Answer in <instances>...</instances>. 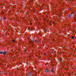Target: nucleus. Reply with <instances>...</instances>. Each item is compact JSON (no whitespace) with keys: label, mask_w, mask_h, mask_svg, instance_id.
Instances as JSON below:
<instances>
[{"label":"nucleus","mask_w":76,"mask_h":76,"mask_svg":"<svg viewBox=\"0 0 76 76\" xmlns=\"http://www.w3.org/2000/svg\"><path fill=\"white\" fill-rule=\"evenodd\" d=\"M27 76H31V72H29L28 74H27Z\"/></svg>","instance_id":"nucleus-1"},{"label":"nucleus","mask_w":76,"mask_h":76,"mask_svg":"<svg viewBox=\"0 0 76 76\" xmlns=\"http://www.w3.org/2000/svg\"><path fill=\"white\" fill-rule=\"evenodd\" d=\"M7 53V52H6L5 51H4L3 53V54H6Z\"/></svg>","instance_id":"nucleus-2"},{"label":"nucleus","mask_w":76,"mask_h":76,"mask_svg":"<svg viewBox=\"0 0 76 76\" xmlns=\"http://www.w3.org/2000/svg\"><path fill=\"white\" fill-rule=\"evenodd\" d=\"M29 44H31V45H33V43H32V42H29Z\"/></svg>","instance_id":"nucleus-3"},{"label":"nucleus","mask_w":76,"mask_h":76,"mask_svg":"<svg viewBox=\"0 0 76 76\" xmlns=\"http://www.w3.org/2000/svg\"><path fill=\"white\" fill-rule=\"evenodd\" d=\"M45 72L46 73H47V72H48V71L47 69H46Z\"/></svg>","instance_id":"nucleus-4"},{"label":"nucleus","mask_w":76,"mask_h":76,"mask_svg":"<svg viewBox=\"0 0 76 76\" xmlns=\"http://www.w3.org/2000/svg\"><path fill=\"white\" fill-rule=\"evenodd\" d=\"M68 18H71V15H69L68 16Z\"/></svg>","instance_id":"nucleus-5"},{"label":"nucleus","mask_w":76,"mask_h":76,"mask_svg":"<svg viewBox=\"0 0 76 76\" xmlns=\"http://www.w3.org/2000/svg\"><path fill=\"white\" fill-rule=\"evenodd\" d=\"M15 40L14 39H12V42H15Z\"/></svg>","instance_id":"nucleus-6"},{"label":"nucleus","mask_w":76,"mask_h":76,"mask_svg":"<svg viewBox=\"0 0 76 76\" xmlns=\"http://www.w3.org/2000/svg\"><path fill=\"white\" fill-rule=\"evenodd\" d=\"M54 69V68H53L51 70V72H53L54 73V72H53V69Z\"/></svg>","instance_id":"nucleus-7"},{"label":"nucleus","mask_w":76,"mask_h":76,"mask_svg":"<svg viewBox=\"0 0 76 76\" xmlns=\"http://www.w3.org/2000/svg\"><path fill=\"white\" fill-rule=\"evenodd\" d=\"M74 14V12H71V13L70 15H72V14Z\"/></svg>","instance_id":"nucleus-8"},{"label":"nucleus","mask_w":76,"mask_h":76,"mask_svg":"<svg viewBox=\"0 0 76 76\" xmlns=\"http://www.w3.org/2000/svg\"><path fill=\"white\" fill-rule=\"evenodd\" d=\"M0 53L1 54H3V52H0Z\"/></svg>","instance_id":"nucleus-9"},{"label":"nucleus","mask_w":76,"mask_h":76,"mask_svg":"<svg viewBox=\"0 0 76 76\" xmlns=\"http://www.w3.org/2000/svg\"><path fill=\"white\" fill-rule=\"evenodd\" d=\"M72 39H74V37L73 36H72L71 37Z\"/></svg>","instance_id":"nucleus-10"},{"label":"nucleus","mask_w":76,"mask_h":76,"mask_svg":"<svg viewBox=\"0 0 76 76\" xmlns=\"http://www.w3.org/2000/svg\"><path fill=\"white\" fill-rule=\"evenodd\" d=\"M30 29H31V28H28V30H30Z\"/></svg>","instance_id":"nucleus-11"},{"label":"nucleus","mask_w":76,"mask_h":76,"mask_svg":"<svg viewBox=\"0 0 76 76\" xmlns=\"http://www.w3.org/2000/svg\"><path fill=\"white\" fill-rule=\"evenodd\" d=\"M24 51H26V50L25 49H24Z\"/></svg>","instance_id":"nucleus-12"},{"label":"nucleus","mask_w":76,"mask_h":76,"mask_svg":"<svg viewBox=\"0 0 76 76\" xmlns=\"http://www.w3.org/2000/svg\"><path fill=\"white\" fill-rule=\"evenodd\" d=\"M48 64V63H46V65H47V64Z\"/></svg>","instance_id":"nucleus-13"},{"label":"nucleus","mask_w":76,"mask_h":76,"mask_svg":"<svg viewBox=\"0 0 76 76\" xmlns=\"http://www.w3.org/2000/svg\"><path fill=\"white\" fill-rule=\"evenodd\" d=\"M44 56H45L46 55V54H45V53H44Z\"/></svg>","instance_id":"nucleus-14"},{"label":"nucleus","mask_w":76,"mask_h":76,"mask_svg":"<svg viewBox=\"0 0 76 76\" xmlns=\"http://www.w3.org/2000/svg\"><path fill=\"white\" fill-rule=\"evenodd\" d=\"M48 31V29H46V31Z\"/></svg>","instance_id":"nucleus-15"},{"label":"nucleus","mask_w":76,"mask_h":76,"mask_svg":"<svg viewBox=\"0 0 76 76\" xmlns=\"http://www.w3.org/2000/svg\"><path fill=\"white\" fill-rule=\"evenodd\" d=\"M13 51V50H11V51Z\"/></svg>","instance_id":"nucleus-16"},{"label":"nucleus","mask_w":76,"mask_h":76,"mask_svg":"<svg viewBox=\"0 0 76 76\" xmlns=\"http://www.w3.org/2000/svg\"><path fill=\"white\" fill-rule=\"evenodd\" d=\"M69 75H70V72H69Z\"/></svg>","instance_id":"nucleus-17"},{"label":"nucleus","mask_w":76,"mask_h":76,"mask_svg":"<svg viewBox=\"0 0 76 76\" xmlns=\"http://www.w3.org/2000/svg\"><path fill=\"white\" fill-rule=\"evenodd\" d=\"M31 24H32V23H31L30 24V25H31Z\"/></svg>","instance_id":"nucleus-18"},{"label":"nucleus","mask_w":76,"mask_h":76,"mask_svg":"<svg viewBox=\"0 0 76 76\" xmlns=\"http://www.w3.org/2000/svg\"><path fill=\"white\" fill-rule=\"evenodd\" d=\"M54 23V22H53V23Z\"/></svg>","instance_id":"nucleus-19"},{"label":"nucleus","mask_w":76,"mask_h":76,"mask_svg":"<svg viewBox=\"0 0 76 76\" xmlns=\"http://www.w3.org/2000/svg\"><path fill=\"white\" fill-rule=\"evenodd\" d=\"M5 19V18H4V19Z\"/></svg>","instance_id":"nucleus-20"},{"label":"nucleus","mask_w":76,"mask_h":76,"mask_svg":"<svg viewBox=\"0 0 76 76\" xmlns=\"http://www.w3.org/2000/svg\"><path fill=\"white\" fill-rule=\"evenodd\" d=\"M75 49L76 50V48H75Z\"/></svg>","instance_id":"nucleus-21"},{"label":"nucleus","mask_w":76,"mask_h":76,"mask_svg":"<svg viewBox=\"0 0 76 76\" xmlns=\"http://www.w3.org/2000/svg\"><path fill=\"white\" fill-rule=\"evenodd\" d=\"M51 53H53V51H52V52H51Z\"/></svg>","instance_id":"nucleus-22"}]
</instances>
